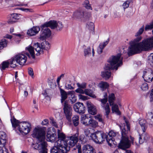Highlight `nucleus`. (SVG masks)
<instances>
[{"instance_id": "nucleus-55", "label": "nucleus", "mask_w": 153, "mask_h": 153, "mask_svg": "<svg viewBox=\"0 0 153 153\" xmlns=\"http://www.w3.org/2000/svg\"><path fill=\"white\" fill-rule=\"evenodd\" d=\"M77 99L76 97H74V95L73 96L71 99H70V100L72 104L74 103L76 101Z\"/></svg>"}, {"instance_id": "nucleus-32", "label": "nucleus", "mask_w": 153, "mask_h": 153, "mask_svg": "<svg viewBox=\"0 0 153 153\" xmlns=\"http://www.w3.org/2000/svg\"><path fill=\"white\" fill-rule=\"evenodd\" d=\"M89 122L87 126L95 128L98 125L97 122L95 120L91 118L89 120Z\"/></svg>"}, {"instance_id": "nucleus-63", "label": "nucleus", "mask_w": 153, "mask_h": 153, "mask_svg": "<svg viewBox=\"0 0 153 153\" xmlns=\"http://www.w3.org/2000/svg\"><path fill=\"white\" fill-rule=\"evenodd\" d=\"M12 36L11 35H10L8 34H7L5 36L6 38L9 39H11L12 38Z\"/></svg>"}, {"instance_id": "nucleus-52", "label": "nucleus", "mask_w": 153, "mask_h": 153, "mask_svg": "<svg viewBox=\"0 0 153 153\" xmlns=\"http://www.w3.org/2000/svg\"><path fill=\"white\" fill-rule=\"evenodd\" d=\"M65 88L67 90H73L74 88V87L71 86V84L66 83L65 85Z\"/></svg>"}, {"instance_id": "nucleus-2", "label": "nucleus", "mask_w": 153, "mask_h": 153, "mask_svg": "<svg viewBox=\"0 0 153 153\" xmlns=\"http://www.w3.org/2000/svg\"><path fill=\"white\" fill-rule=\"evenodd\" d=\"M120 137L118 132L113 131H110L108 134H106L102 131H97L95 133L91 134L90 137L96 143L101 144L105 139L111 146L112 144H115V140L117 139Z\"/></svg>"}, {"instance_id": "nucleus-25", "label": "nucleus", "mask_w": 153, "mask_h": 153, "mask_svg": "<svg viewBox=\"0 0 153 153\" xmlns=\"http://www.w3.org/2000/svg\"><path fill=\"white\" fill-rule=\"evenodd\" d=\"M108 41L109 40L108 39L105 42L100 44L97 49V52L99 54H100L102 53L103 49L108 43Z\"/></svg>"}, {"instance_id": "nucleus-51", "label": "nucleus", "mask_w": 153, "mask_h": 153, "mask_svg": "<svg viewBox=\"0 0 153 153\" xmlns=\"http://www.w3.org/2000/svg\"><path fill=\"white\" fill-rule=\"evenodd\" d=\"M143 77L145 80H149L152 81L153 79V77L151 78L150 77L147 76V74H144H144L143 75Z\"/></svg>"}, {"instance_id": "nucleus-31", "label": "nucleus", "mask_w": 153, "mask_h": 153, "mask_svg": "<svg viewBox=\"0 0 153 153\" xmlns=\"http://www.w3.org/2000/svg\"><path fill=\"white\" fill-rule=\"evenodd\" d=\"M47 141L51 142H53L56 139V135L54 134H47Z\"/></svg>"}, {"instance_id": "nucleus-35", "label": "nucleus", "mask_w": 153, "mask_h": 153, "mask_svg": "<svg viewBox=\"0 0 153 153\" xmlns=\"http://www.w3.org/2000/svg\"><path fill=\"white\" fill-rule=\"evenodd\" d=\"M8 42L5 39H3L0 40V50L6 47L7 44Z\"/></svg>"}, {"instance_id": "nucleus-39", "label": "nucleus", "mask_w": 153, "mask_h": 153, "mask_svg": "<svg viewBox=\"0 0 153 153\" xmlns=\"http://www.w3.org/2000/svg\"><path fill=\"white\" fill-rule=\"evenodd\" d=\"M83 6L85 7L88 9L92 10V7L90 4L89 1L88 0H85L83 4Z\"/></svg>"}, {"instance_id": "nucleus-28", "label": "nucleus", "mask_w": 153, "mask_h": 153, "mask_svg": "<svg viewBox=\"0 0 153 153\" xmlns=\"http://www.w3.org/2000/svg\"><path fill=\"white\" fill-rule=\"evenodd\" d=\"M84 94L93 98L96 97V96L94 94L93 92L90 89H85L84 91L83 94Z\"/></svg>"}, {"instance_id": "nucleus-16", "label": "nucleus", "mask_w": 153, "mask_h": 153, "mask_svg": "<svg viewBox=\"0 0 153 153\" xmlns=\"http://www.w3.org/2000/svg\"><path fill=\"white\" fill-rule=\"evenodd\" d=\"M73 108L74 111L79 114L85 113L86 108L82 103L79 102L76 103L74 105Z\"/></svg>"}, {"instance_id": "nucleus-40", "label": "nucleus", "mask_w": 153, "mask_h": 153, "mask_svg": "<svg viewBox=\"0 0 153 153\" xmlns=\"http://www.w3.org/2000/svg\"><path fill=\"white\" fill-rule=\"evenodd\" d=\"M9 65V62H4L1 65H0V68L1 70H4L6 68L8 67Z\"/></svg>"}, {"instance_id": "nucleus-64", "label": "nucleus", "mask_w": 153, "mask_h": 153, "mask_svg": "<svg viewBox=\"0 0 153 153\" xmlns=\"http://www.w3.org/2000/svg\"><path fill=\"white\" fill-rule=\"evenodd\" d=\"M130 139L131 140V142L132 144L133 145L134 144V138L133 137H132L131 136H130Z\"/></svg>"}, {"instance_id": "nucleus-44", "label": "nucleus", "mask_w": 153, "mask_h": 153, "mask_svg": "<svg viewBox=\"0 0 153 153\" xmlns=\"http://www.w3.org/2000/svg\"><path fill=\"white\" fill-rule=\"evenodd\" d=\"M153 28V22H151L149 24L146 25L145 30L146 31L151 30Z\"/></svg>"}, {"instance_id": "nucleus-18", "label": "nucleus", "mask_w": 153, "mask_h": 153, "mask_svg": "<svg viewBox=\"0 0 153 153\" xmlns=\"http://www.w3.org/2000/svg\"><path fill=\"white\" fill-rule=\"evenodd\" d=\"M40 30V28L39 27H33L27 30V33L30 36H35L38 33Z\"/></svg>"}, {"instance_id": "nucleus-14", "label": "nucleus", "mask_w": 153, "mask_h": 153, "mask_svg": "<svg viewBox=\"0 0 153 153\" xmlns=\"http://www.w3.org/2000/svg\"><path fill=\"white\" fill-rule=\"evenodd\" d=\"M63 105L64 112L67 120L69 122L71 120L72 108L70 105L68 103L67 101L64 102Z\"/></svg>"}, {"instance_id": "nucleus-46", "label": "nucleus", "mask_w": 153, "mask_h": 153, "mask_svg": "<svg viewBox=\"0 0 153 153\" xmlns=\"http://www.w3.org/2000/svg\"><path fill=\"white\" fill-rule=\"evenodd\" d=\"M95 132L94 133L96 132ZM84 133L87 136V137H90V139H91L93 141L94 140L92 139L90 137V136L91 135V134H92L93 133L91 134V132L90 131V130H89V128H87L84 130ZM93 134H94V133Z\"/></svg>"}, {"instance_id": "nucleus-30", "label": "nucleus", "mask_w": 153, "mask_h": 153, "mask_svg": "<svg viewBox=\"0 0 153 153\" xmlns=\"http://www.w3.org/2000/svg\"><path fill=\"white\" fill-rule=\"evenodd\" d=\"M60 91L61 95V102L62 103H64V101H65L67 98V94L66 92L63 90L60 89Z\"/></svg>"}, {"instance_id": "nucleus-6", "label": "nucleus", "mask_w": 153, "mask_h": 153, "mask_svg": "<svg viewBox=\"0 0 153 153\" xmlns=\"http://www.w3.org/2000/svg\"><path fill=\"white\" fill-rule=\"evenodd\" d=\"M58 140L55 142V146L51 149V153H59L60 149H62V146L64 144H67L65 139L67 138L65 137V134L58 130Z\"/></svg>"}, {"instance_id": "nucleus-60", "label": "nucleus", "mask_w": 153, "mask_h": 153, "mask_svg": "<svg viewBox=\"0 0 153 153\" xmlns=\"http://www.w3.org/2000/svg\"><path fill=\"white\" fill-rule=\"evenodd\" d=\"M75 93V92L74 91H68V93H67V95H71V96H74V94Z\"/></svg>"}, {"instance_id": "nucleus-17", "label": "nucleus", "mask_w": 153, "mask_h": 153, "mask_svg": "<svg viewBox=\"0 0 153 153\" xmlns=\"http://www.w3.org/2000/svg\"><path fill=\"white\" fill-rule=\"evenodd\" d=\"M15 57L18 63L21 65H23L25 64L27 59L26 56L23 53L17 54Z\"/></svg>"}, {"instance_id": "nucleus-34", "label": "nucleus", "mask_w": 153, "mask_h": 153, "mask_svg": "<svg viewBox=\"0 0 153 153\" xmlns=\"http://www.w3.org/2000/svg\"><path fill=\"white\" fill-rule=\"evenodd\" d=\"M18 63L17 60L16 59V57L15 56L9 62V65L12 68H15L17 66L16 64Z\"/></svg>"}, {"instance_id": "nucleus-8", "label": "nucleus", "mask_w": 153, "mask_h": 153, "mask_svg": "<svg viewBox=\"0 0 153 153\" xmlns=\"http://www.w3.org/2000/svg\"><path fill=\"white\" fill-rule=\"evenodd\" d=\"M46 130L44 127L37 126L34 129L32 136L39 141H45Z\"/></svg>"}, {"instance_id": "nucleus-29", "label": "nucleus", "mask_w": 153, "mask_h": 153, "mask_svg": "<svg viewBox=\"0 0 153 153\" xmlns=\"http://www.w3.org/2000/svg\"><path fill=\"white\" fill-rule=\"evenodd\" d=\"M98 86L103 91L108 88L109 87V85L106 82L101 81L99 83Z\"/></svg>"}, {"instance_id": "nucleus-47", "label": "nucleus", "mask_w": 153, "mask_h": 153, "mask_svg": "<svg viewBox=\"0 0 153 153\" xmlns=\"http://www.w3.org/2000/svg\"><path fill=\"white\" fill-rule=\"evenodd\" d=\"M141 88L142 90L144 91H146L148 90V84L146 82H145L143 83L141 85Z\"/></svg>"}, {"instance_id": "nucleus-61", "label": "nucleus", "mask_w": 153, "mask_h": 153, "mask_svg": "<svg viewBox=\"0 0 153 153\" xmlns=\"http://www.w3.org/2000/svg\"><path fill=\"white\" fill-rule=\"evenodd\" d=\"M150 98L151 101H153V89H152L150 94Z\"/></svg>"}, {"instance_id": "nucleus-4", "label": "nucleus", "mask_w": 153, "mask_h": 153, "mask_svg": "<svg viewBox=\"0 0 153 153\" xmlns=\"http://www.w3.org/2000/svg\"><path fill=\"white\" fill-rule=\"evenodd\" d=\"M124 119L126 124L127 130H126L123 127H122L121 126H120L121 129L122 138L118 146L119 148L121 149L125 150L126 149L129 148L131 145V143L127 135L128 131L130 130V127L128 124V122L126 120V117H124Z\"/></svg>"}, {"instance_id": "nucleus-62", "label": "nucleus", "mask_w": 153, "mask_h": 153, "mask_svg": "<svg viewBox=\"0 0 153 153\" xmlns=\"http://www.w3.org/2000/svg\"><path fill=\"white\" fill-rule=\"evenodd\" d=\"M5 1L8 4H10L12 2V0H5Z\"/></svg>"}, {"instance_id": "nucleus-3", "label": "nucleus", "mask_w": 153, "mask_h": 153, "mask_svg": "<svg viewBox=\"0 0 153 153\" xmlns=\"http://www.w3.org/2000/svg\"><path fill=\"white\" fill-rule=\"evenodd\" d=\"M123 59V57L120 53L110 58L108 61V63L105 65L104 71L101 73L102 76L106 80L109 79L111 76L110 70H117L119 67L122 65Z\"/></svg>"}, {"instance_id": "nucleus-53", "label": "nucleus", "mask_w": 153, "mask_h": 153, "mask_svg": "<svg viewBox=\"0 0 153 153\" xmlns=\"http://www.w3.org/2000/svg\"><path fill=\"white\" fill-rule=\"evenodd\" d=\"M50 122L52 125L56 128H58V125L56 122L53 118H51L50 119Z\"/></svg>"}, {"instance_id": "nucleus-58", "label": "nucleus", "mask_w": 153, "mask_h": 153, "mask_svg": "<svg viewBox=\"0 0 153 153\" xmlns=\"http://www.w3.org/2000/svg\"><path fill=\"white\" fill-rule=\"evenodd\" d=\"M139 143L140 144H142L144 142H145L143 138H140V135L139 137Z\"/></svg>"}, {"instance_id": "nucleus-10", "label": "nucleus", "mask_w": 153, "mask_h": 153, "mask_svg": "<svg viewBox=\"0 0 153 153\" xmlns=\"http://www.w3.org/2000/svg\"><path fill=\"white\" fill-rule=\"evenodd\" d=\"M27 49L33 59H34L35 58L34 49L37 52V53L36 54L37 56H39L43 53V51L41 46L38 42L34 44L33 47L31 46H29L27 48Z\"/></svg>"}, {"instance_id": "nucleus-27", "label": "nucleus", "mask_w": 153, "mask_h": 153, "mask_svg": "<svg viewBox=\"0 0 153 153\" xmlns=\"http://www.w3.org/2000/svg\"><path fill=\"white\" fill-rule=\"evenodd\" d=\"M108 101L110 106L112 105L115 100V97L114 93H111L109 94L108 96Z\"/></svg>"}, {"instance_id": "nucleus-45", "label": "nucleus", "mask_w": 153, "mask_h": 153, "mask_svg": "<svg viewBox=\"0 0 153 153\" xmlns=\"http://www.w3.org/2000/svg\"><path fill=\"white\" fill-rule=\"evenodd\" d=\"M148 59L150 65L153 67V53L150 54L148 57Z\"/></svg>"}, {"instance_id": "nucleus-36", "label": "nucleus", "mask_w": 153, "mask_h": 153, "mask_svg": "<svg viewBox=\"0 0 153 153\" xmlns=\"http://www.w3.org/2000/svg\"><path fill=\"white\" fill-rule=\"evenodd\" d=\"M112 106V112H115L118 115H120V112L119 110L117 104H113Z\"/></svg>"}, {"instance_id": "nucleus-50", "label": "nucleus", "mask_w": 153, "mask_h": 153, "mask_svg": "<svg viewBox=\"0 0 153 153\" xmlns=\"http://www.w3.org/2000/svg\"><path fill=\"white\" fill-rule=\"evenodd\" d=\"M89 29L92 30L94 29V25L93 23L92 22H88L87 24Z\"/></svg>"}, {"instance_id": "nucleus-49", "label": "nucleus", "mask_w": 153, "mask_h": 153, "mask_svg": "<svg viewBox=\"0 0 153 153\" xmlns=\"http://www.w3.org/2000/svg\"><path fill=\"white\" fill-rule=\"evenodd\" d=\"M63 27V25L61 22H56V28L57 30H60Z\"/></svg>"}, {"instance_id": "nucleus-37", "label": "nucleus", "mask_w": 153, "mask_h": 153, "mask_svg": "<svg viewBox=\"0 0 153 153\" xmlns=\"http://www.w3.org/2000/svg\"><path fill=\"white\" fill-rule=\"evenodd\" d=\"M72 121L75 126H77L79 123V117L76 115H74L72 117Z\"/></svg>"}, {"instance_id": "nucleus-48", "label": "nucleus", "mask_w": 153, "mask_h": 153, "mask_svg": "<svg viewBox=\"0 0 153 153\" xmlns=\"http://www.w3.org/2000/svg\"><path fill=\"white\" fill-rule=\"evenodd\" d=\"M79 140H80L82 143H84L87 142L86 138L85 137V136L83 134H82L79 136Z\"/></svg>"}, {"instance_id": "nucleus-5", "label": "nucleus", "mask_w": 153, "mask_h": 153, "mask_svg": "<svg viewBox=\"0 0 153 153\" xmlns=\"http://www.w3.org/2000/svg\"><path fill=\"white\" fill-rule=\"evenodd\" d=\"M11 121L13 127L16 128L18 126V129L21 133L27 134L30 132L31 129V124L29 122L19 123L18 120L14 118L13 119H11Z\"/></svg>"}, {"instance_id": "nucleus-12", "label": "nucleus", "mask_w": 153, "mask_h": 153, "mask_svg": "<svg viewBox=\"0 0 153 153\" xmlns=\"http://www.w3.org/2000/svg\"><path fill=\"white\" fill-rule=\"evenodd\" d=\"M38 143H33L32 147L34 149L39 151V153H47V149L46 148L47 143L45 141H39Z\"/></svg>"}, {"instance_id": "nucleus-24", "label": "nucleus", "mask_w": 153, "mask_h": 153, "mask_svg": "<svg viewBox=\"0 0 153 153\" xmlns=\"http://www.w3.org/2000/svg\"><path fill=\"white\" fill-rule=\"evenodd\" d=\"M56 22L54 21H51L48 22H46L43 25V26H47L48 27H50L52 29L56 28Z\"/></svg>"}, {"instance_id": "nucleus-15", "label": "nucleus", "mask_w": 153, "mask_h": 153, "mask_svg": "<svg viewBox=\"0 0 153 153\" xmlns=\"http://www.w3.org/2000/svg\"><path fill=\"white\" fill-rule=\"evenodd\" d=\"M42 28L39 39L42 40H43L46 37H49L51 34L50 29L48 28L47 26H43V25L42 26Z\"/></svg>"}, {"instance_id": "nucleus-21", "label": "nucleus", "mask_w": 153, "mask_h": 153, "mask_svg": "<svg viewBox=\"0 0 153 153\" xmlns=\"http://www.w3.org/2000/svg\"><path fill=\"white\" fill-rule=\"evenodd\" d=\"M76 85L78 88L75 90V91L77 93L83 94L84 90L82 89H85L86 88V83L83 82L80 84L78 82L77 83Z\"/></svg>"}, {"instance_id": "nucleus-38", "label": "nucleus", "mask_w": 153, "mask_h": 153, "mask_svg": "<svg viewBox=\"0 0 153 153\" xmlns=\"http://www.w3.org/2000/svg\"><path fill=\"white\" fill-rule=\"evenodd\" d=\"M84 56L85 57L89 56L91 54V49L90 47L84 48Z\"/></svg>"}, {"instance_id": "nucleus-1", "label": "nucleus", "mask_w": 153, "mask_h": 153, "mask_svg": "<svg viewBox=\"0 0 153 153\" xmlns=\"http://www.w3.org/2000/svg\"><path fill=\"white\" fill-rule=\"evenodd\" d=\"M144 29V26L143 25L136 33L135 35L136 38L130 42L131 45L128 52L129 56L139 53L143 51H149L153 48V36L145 39L139 42L142 38L140 35L143 33Z\"/></svg>"}, {"instance_id": "nucleus-13", "label": "nucleus", "mask_w": 153, "mask_h": 153, "mask_svg": "<svg viewBox=\"0 0 153 153\" xmlns=\"http://www.w3.org/2000/svg\"><path fill=\"white\" fill-rule=\"evenodd\" d=\"M73 17L76 19H80L84 22L88 20L89 19L88 13L84 12L82 10H79L75 11L73 14Z\"/></svg>"}, {"instance_id": "nucleus-57", "label": "nucleus", "mask_w": 153, "mask_h": 153, "mask_svg": "<svg viewBox=\"0 0 153 153\" xmlns=\"http://www.w3.org/2000/svg\"><path fill=\"white\" fill-rule=\"evenodd\" d=\"M80 99H82L83 100H85L87 99V97L85 96L82 95V94L79 95Z\"/></svg>"}, {"instance_id": "nucleus-19", "label": "nucleus", "mask_w": 153, "mask_h": 153, "mask_svg": "<svg viewBox=\"0 0 153 153\" xmlns=\"http://www.w3.org/2000/svg\"><path fill=\"white\" fill-rule=\"evenodd\" d=\"M87 105L88 113L92 115L96 114L97 113V110L96 107L91 102H88Z\"/></svg>"}, {"instance_id": "nucleus-42", "label": "nucleus", "mask_w": 153, "mask_h": 153, "mask_svg": "<svg viewBox=\"0 0 153 153\" xmlns=\"http://www.w3.org/2000/svg\"><path fill=\"white\" fill-rule=\"evenodd\" d=\"M133 2V0H127L124 2L122 6L125 10L129 7V4Z\"/></svg>"}, {"instance_id": "nucleus-59", "label": "nucleus", "mask_w": 153, "mask_h": 153, "mask_svg": "<svg viewBox=\"0 0 153 153\" xmlns=\"http://www.w3.org/2000/svg\"><path fill=\"white\" fill-rule=\"evenodd\" d=\"M64 74H62L59 77H58L57 78V80H56V82L58 84H59L60 80L61 79V78L62 77H63L64 76Z\"/></svg>"}, {"instance_id": "nucleus-9", "label": "nucleus", "mask_w": 153, "mask_h": 153, "mask_svg": "<svg viewBox=\"0 0 153 153\" xmlns=\"http://www.w3.org/2000/svg\"><path fill=\"white\" fill-rule=\"evenodd\" d=\"M146 117L147 121L144 119H141L139 121V123L143 132H145L147 128V122L149 125L153 124V112H148L147 114Z\"/></svg>"}, {"instance_id": "nucleus-22", "label": "nucleus", "mask_w": 153, "mask_h": 153, "mask_svg": "<svg viewBox=\"0 0 153 153\" xmlns=\"http://www.w3.org/2000/svg\"><path fill=\"white\" fill-rule=\"evenodd\" d=\"M19 19V16L17 13H14L11 14L8 20V23L9 24H12L15 23L16 20Z\"/></svg>"}, {"instance_id": "nucleus-41", "label": "nucleus", "mask_w": 153, "mask_h": 153, "mask_svg": "<svg viewBox=\"0 0 153 153\" xmlns=\"http://www.w3.org/2000/svg\"><path fill=\"white\" fill-rule=\"evenodd\" d=\"M95 118L96 120H98L99 122L102 124H104V120L102 118V116L100 114H97L95 116Z\"/></svg>"}, {"instance_id": "nucleus-26", "label": "nucleus", "mask_w": 153, "mask_h": 153, "mask_svg": "<svg viewBox=\"0 0 153 153\" xmlns=\"http://www.w3.org/2000/svg\"><path fill=\"white\" fill-rule=\"evenodd\" d=\"M7 138L6 134L3 132H0V144L4 145L6 143Z\"/></svg>"}, {"instance_id": "nucleus-7", "label": "nucleus", "mask_w": 153, "mask_h": 153, "mask_svg": "<svg viewBox=\"0 0 153 153\" xmlns=\"http://www.w3.org/2000/svg\"><path fill=\"white\" fill-rule=\"evenodd\" d=\"M78 134H75L70 137V138H67L65 139L67 144L63 145V146H62V149H60V151L59 153H65L69 150L70 148L74 146L78 142Z\"/></svg>"}, {"instance_id": "nucleus-33", "label": "nucleus", "mask_w": 153, "mask_h": 153, "mask_svg": "<svg viewBox=\"0 0 153 153\" xmlns=\"http://www.w3.org/2000/svg\"><path fill=\"white\" fill-rule=\"evenodd\" d=\"M41 45L43 50H48L50 48V45L49 43L46 41L42 42Z\"/></svg>"}, {"instance_id": "nucleus-54", "label": "nucleus", "mask_w": 153, "mask_h": 153, "mask_svg": "<svg viewBox=\"0 0 153 153\" xmlns=\"http://www.w3.org/2000/svg\"><path fill=\"white\" fill-rule=\"evenodd\" d=\"M28 72L29 75L31 76L32 77H33L34 76L32 68H30L28 69Z\"/></svg>"}, {"instance_id": "nucleus-43", "label": "nucleus", "mask_w": 153, "mask_h": 153, "mask_svg": "<svg viewBox=\"0 0 153 153\" xmlns=\"http://www.w3.org/2000/svg\"><path fill=\"white\" fill-rule=\"evenodd\" d=\"M140 138H143L145 141H146L149 138V136L145 132H143L141 135H140Z\"/></svg>"}, {"instance_id": "nucleus-20", "label": "nucleus", "mask_w": 153, "mask_h": 153, "mask_svg": "<svg viewBox=\"0 0 153 153\" xmlns=\"http://www.w3.org/2000/svg\"><path fill=\"white\" fill-rule=\"evenodd\" d=\"M82 150L83 153H96L94 149L89 145H84Z\"/></svg>"}, {"instance_id": "nucleus-23", "label": "nucleus", "mask_w": 153, "mask_h": 153, "mask_svg": "<svg viewBox=\"0 0 153 153\" xmlns=\"http://www.w3.org/2000/svg\"><path fill=\"white\" fill-rule=\"evenodd\" d=\"M90 117H88V115H85L82 116L81 117V121L82 123L84 125L87 126L89 122V120L91 119Z\"/></svg>"}, {"instance_id": "nucleus-11", "label": "nucleus", "mask_w": 153, "mask_h": 153, "mask_svg": "<svg viewBox=\"0 0 153 153\" xmlns=\"http://www.w3.org/2000/svg\"><path fill=\"white\" fill-rule=\"evenodd\" d=\"M104 98L100 99L99 101L101 102V105L102 107L105 110V115L106 117L108 118V115L110 112V108L109 104L107 102L108 100V95L107 93H104L103 95Z\"/></svg>"}, {"instance_id": "nucleus-56", "label": "nucleus", "mask_w": 153, "mask_h": 153, "mask_svg": "<svg viewBox=\"0 0 153 153\" xmlns=\"http://www.w3.org/2000/svg\"><path fill=\"white\" fill-rule=\"evenodd\" d=\"M48 123V120L47 119H44L42 122V125H47Z\"/></svg>"}]
</instances>
